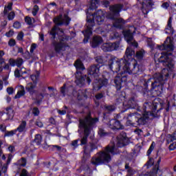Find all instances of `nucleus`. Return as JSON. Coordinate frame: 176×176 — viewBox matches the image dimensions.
Listing matches in <instances>:
<instances>
[{"label": "nucleus", "instance_id": "f257e3e1", "mask_svg": "<svg viewBox=\"0 0 176 176\" xmlns=\"http://www.w3.org/2000/svg\"><path fill=\"white\" fill-rule=\"evenodd\" d=\"M96 62L98 64H104L105 61H109V68L113 72L118 74L114 79V83L117 90H120L123 85H126L127 82V74L129 75H140L142 72L141 66L137 63L135 59H132L131 63L127 59H117L111 56L103 58L102 56H98L96 58Z\"/></svg>", "mask_w": 176, "mask_h": 176}, {"label": "nucleus", "instance_id": "f03ea898", "mask_svg": "<svg viewBox=\"0 0 176 176\" xmlns=\"http://www.w3.org/2000/svg\"><path fill=\"white\" fill-rule=\"evenodd\" d=\"M157 109V105L151 102H145L143 105L144 113L141 116L140 113H135L129 114L128 119L132 118L135 119L138 124H145L148 119H155V118H160V110Z\"/></svg>", "mask_w": 176, "mask_h": 176}, {"label": "nucleus", "instance_id": "7ed1b4c3", "mask_svg": "<svg viewBox=\"0 0 176 176\" xmlns=\"http://www.w3.org/2000/svg\"><path fill=\"white\" fill-rule=\"evenodd\" d=\"M100 65L91 66L88 71L90 76H84L80 78H77L76 80L77 86H79V87H83L86 82L88 83V85H90V82H91V79L90 78H96V81L94 83V90H100L102 86H107V85H108V79L101 80L97 78L100 76Z\"/></svg>", "mask_w": 176, "mask_h": 176}, {"label": "nucleus", "instance_id": "20e7f679", "mask_svg": "<svg viewBox=\"0 0 176 176\" xmlns=\"http://www.w3.org/2000/svg\"><path fill=\"white\" fill-rule=\"evenodd\" d=\"M160 50H164L161 53V56L159 58V62L162 63L165 67H168L170 69L174 68V62L171 59V52L175 47H174V42L171 38L167 37L164 43L159 47Z\"/></svg>", "mask_w": 176, "mask_h": 176}, {"label": "nucleus", "instance_id": "39448f33", "mask_svg": "<svg viewBox=\"0 0 176 176\" xmlns=\"http://www.w3.org/2000/svg\"><path fill=\"white\" fill-rule=\"evenodd\" d=\"M115 145H109L102 151L96 153L91 160V163L94 166H100L101 164H107L112 160L111 155H115L116 152Z\"/></svg>", "mask_w": 176, "mask_h": 176}, {"label": "nucleus", "instance_id": "423d86ee", "mask_svg": "<svg viewBox=\"0 0 176 176\" xmlns=\"http://www.w3.org/2000/svg\"><path fill=\"white\" fill-rule=\"evenodd\" d=\"M91 16L94 19H89V16H87V29L85 32H82V34H84L85 36V38L83 40L84 43H87L89 38H90V36L93 34V29L91 28L94 27V21H96L99 25H101L104 22V19H105V16H104V12L101 10H98Z\"/></svg>", "mask_w": 176, "mask_h": 176}, {"label": "nucleus", "instance_id": "0eeeda50", "mask_svg": "<svg viewBox=\"0 0 176 176\" xmlns=\"http://www.w3.org/2000/svg\"><path fill=\"white\" fill-rule=\"evenodd\" d=\"M98 122V118H91L90 114H88L85 118L80 120V129L84 130V137L81 139L80 145H86L87 144V137L90 135L93 126Z\"/></svg>", "mask_w": 176, "mask_h": 176}, {"label": "nucleus", "instance_id": "6e6552de", "mask_svg": "<svg viewBox=\"0 0 176 176\" xmlns=\"http://www.w3.org/2000/svg\"><path fill=\"white\" fill-rule=\"evenodd\" d=\"M122 9L123 5L122 4H116L109 8L111 13L107 17L113 20V27L116 28H122V25L124 24V21L122 18H119Z\"/></svg>", "mask_w": 176, "mask_h": 176}, {"label": "nucleus", "instance_id": "1a4fd4ad", "mask_svg": "<svg viewBox=\"0 0 176 176\" xmlns=\"http://www.w3.org/2000/svg\"><path fill=\"white\" fill-rule=\"evenodd\" d=\"M168 78V69H164L162 73H157L153 76L154 82H152L151 87L153 89H155L157 96H160L163 93V85H164V81L167 80Z\"/></svg>", "mask_w": 176, "mask_h": 176}, {"label": "nucleus", "instance_id": "9d476101", "mask_svg": "<svg viewBox=\"0 0 176 176\" xmlns=\"http://www.w3.org/2000/svg\"><path fill=\"white\" fill-rule=\"evenodd\" d=\"M69 21H71V19L67 14H65L63 16L60 15L59 16L54 19V23L56 25H63V24L68 25V24H69Z\"/></svg>", "mask_w": 176, "mask_h": 176}, {"label": "nucleus", "instance_id": "9b49d317", "mask_svg": "<svg viewBox=\"0 0 176 176\" xmlns=\"http://www.w3.org/2000/svg\"><path fill=\"white\" fill-rule=\"evenodd\" d=\"M12 6L13 3H9L7 6L4 8L3 14L6 16L9 21H12L16 17V14L12 10Z\"/></svg>", "mask_w": 176, "mask_h": 176}, {"label": "nucleus", "instance_id": "f8f14e48", "mask_svg": "<svg viewBox=\"0 0 176 176\" xmlns=\"http://www.w3.org/2000/svg\"><path fill=\"white\" fill-rule=\"evenodd\" d=\"M120 45L119 43H106L102 45V50L103 52H113L119 49Z\"/></svg>", "mask_w": 176, "mask_h": 176}, {"label": "nucleus", "instance_id": "ddd939ff", "mask_svg": "<svg viewBox=\"0 0 176 176\" xmlns=\"http://www.w3.org/2000/svg\"><path fill=\"white\" fill-rule=\"evenodd\" d=\"M124 36L129 45L134 46V47H138V43L134 41L133 37V32L131 30H126L124 32Z\"/></svg>", "mask_w": 176, "mask_h": 176}, {"label": "nucleus", "instance_id": "4468645a", "mask_svg": "<svg viewBox=\"0 0 176 176\" xmlns=\"http://www.w3.org/2000/svg\"><path fill=\"white\" fill-rule=\"evenodd\" d=\"M142 12L143 14H148V13H149V9H151V8L154 5L153 1L146 0L144 1H142Z\"/></svg>", "mask_w": 176, "mask_h": 176}, {"label": "nucleus", "instance_id": "2eb2a0df", "mask_svg": "<svg viewBox=\"0 0 176 176\" xmlns=\"http://www.w3.org/2000/svg\"><path fill=\"white\" fill-rule=\"evenodd\" d=\"M124 145H127V138H126V133H122L117 137V146L122 148Z\"/></svg>", "mask_w": 176, "mask_h": 176}, {"label": "nucleus", "instance_id": "dca6fc26", "mask_svg": "<svg viewBox=\"0 0 176 176\" xmlns=\"http://www.w3.org/2000/svg\"><path fill=\"white\" fill-rule=\"evenodd\" d=\"M108 126L110 129H112V130H120L123 129V126L120 124V122L116 119L111 120L108 124Z\"/></svg>", "mask_w": 176, "mask_h": 176}, {"label": "nucleus", "instance_id": "f3484780", "mask_svg": "<svg viewBox=\"0 0 176 176\" xmlns=\"http://www.w3.org/2000/svg\"><path fill=\"white\" fill-rule=\"evenodd\" d=\"M165 32L166 34H169V35H174V32H175L174 28L173 27V16H170L168 21Z\"/></svg>", "mask_w": 176, "mask_h": 176}, {"label": "nucleus", "instance_id": "a211bd4d", "mask_svg": "<svg viewBox=\"0 0 176 176\" xmlns=\"http://www.w3.org/2000/svg\"><path fill=\"white\" fill-rule=\"evenodd\" d=\"M30 74L31 71L24 67H22L20 70H19V69H16L14 71V75L16 78H20V76H23V75H30Z\"/></svg>", "mask_w": 176, "mask_h": 176}, {"label": "nucleus", "instance_id": "6ab92c4d", "mask_svg": "<svg viewBox=\"0 0 176 176\" xmlns=\"http://www.w3.org/2000/svg\"><path fill=\"white\" fill-rule=\"evenodd\" d=\"M59 40L61 41L59 43L54 44L56 52H61V50H65V45L64 44V37H59Z\"/></svg>", "mask_w": 176, "mask_h": 176}, {"label": "nucleus", "instance_id": "aec40b11", "mask_svg": "<svg viewBox=\"0 0 176 176\" xmlns=\"http://www.w3.org/2000/svg\"><path fill=\"white\" fill-rule=\"evenodd\" d=\"M15 130L19 131V133H25L27 131V122L24 120L21 121Z\"/></svg>", "mask_w": 176, "mask_h": 176}, {"label": "nucleus", "instance_id": "412c9836", "mask_svg": "<svg viewBox=\"0 0 176 176\" xmlns=\"http://www.w3.org/2000/svg\"><path fill=\"white\" fill-rule=\"evenodd\" d=\"M35 89H36V84H35L34 82H29L25 87V89L27 90V91H28V93L32 95L35 93Z\"/></svg>", "mask_w": 176, "mask_h": 176}, {"label": "nucleus", "instance_id": "4be33fe9", "mask_svg": "<svg viewBox=\"0 0 176 176\" xmlns=\"http://www.w3.org/2000/svg\"><path fill=\"white\" fill-rule=\"evenodd\" d=\"M101 43H102V38L100 36H96L93 38L91 46L92 47H97V46L101 45Z\"/></svg>", "mask_w": 176, "mask_h": 176}, {"label": "nucleus", "instance_id": "5701e85b", "mask_svg": "<svg viewBox=\"0 0 176 176\" xmlns=\"http://www.w3.org/2000/svg\"><path fill=\"white\" fill-rule=\"evenodd\" d=\"M12 159H13V155H12V154L8 155L7 163L4 164L1 168V171L3 173H6V171H8V166L10 164V162H12Z\"/></svg>", "mask_w": 176, "mask_h": 176}, {"label": "nucleus", "instance_id": "b1692460", "mask_svg": "<svg viewBox=\"0 0 176 176\" xmlns=\"http://www.w3.org/2000/svg\"><path fill=\"white\" fill-rule=\"evenodd\" d=\"M58 32H60L61 34V35H63V30H60L58 28V26L55 25L52 29V30L50 32V35H52L53 36V38H56V34H58Z\"/></svg>", "mask_w": 176, "mask_h": 176}, {"label": "nucleus", "instance_id": "393cba45", "mask_svg": "<svg viewBox=\"0 0 176 176\" xmlns=\"http://www.w3.org/2000/svg\"><path fill=\"white\" fill-rule=\"evenodd\" d=\"M163 172L159 168V166L155 168L148 176H162Z\"/></svg>", "mask_w": 176, "mask_h": 176}, {"label": "nucleus", "instance_id": "a878e982", "mask_svg": "<svg viewBox=\"0 0 176 176\" xmlns=\"http://www.w3.org/2000/svg\"><path fill=\"white\" fill-rule=\"evenodd\" d=\"M25 90L24 89V86L20 85L19 89L15 96V98H21V97H23V96H25Z\"/></svg>", "mask_w": 176, "mask_h": 176}, {"label": "nucleus", "instance_id": "bb28decb", "mask_svg": "<svg viewBox=\"0 0 176 176\" xmlns=\"http://www.w3.org/2000/svg\"><path fill=\"white\" fill-rule=\"evenodd\" d=\"M96 148L97 146L94 144H91V146H86L84 149L85 155H87L90 153V152H93V151H94V149H96Z\"/></svg>", "mask_w": 176, "mask_h": 176}, {"label": "nucleus", "instance_id": "cd10ccee", "mask_svg": "<svg viewBox=\"0 0 176 176\" xmlns=\"http://www.w3.org/2000/svg\"><path fill=\"white\" fill-rule=\"evenodd\" d=\"M125 169L127 172L126 176H133L134 174H135V170H134V169H133L132 168H130V166L127 164L125 165Z\"/></svg>", "mask_w": 176, "mask_h": 176}, {"label": "nucleus", "instance_id": "c85d7f7f", "mask_svg": "<svg viewBox=\"0 0 176 176\" xmlns=\"http://www.w3.org/2000/svg\"><path fill=\"white\" fill-rule=\"evenodd\" d=\"M98 5H100V0H91L90 3L89 9H97Z\"/></svg>", "mask_w": 176, "mask_h": 176}, {"label": "nucleus", "instance_id": "c756f323", "mask_svg": "<svg viewBox=\"0 0 176 176\" xmlns=\"http://www.w3.org/2000/svg\"><path fill=\"white\" fill-rule=\"evenodd\" d=\"M39 78V72H36L34 74L30 76V79L32 80L33 83H38V79Z\"/></svg>", "mask_w": 176, "mask_h": 176}, {"label": "nucleus", "instance_id": "7c9ffc66", "mask_svg": "<svg viewBox=\"0 0 176 176\" xmlns=\"http://www.w3.org/2000/svg\"><path fill=\"white\" fill-rule=\"evenodd\" d=\"M74 66L77 69H81L82 71L85 69V66L83 65V63H82V61L79 59L75 62Z\"/></svg>", "mask_w": 176, "mask_h": 176}, {"label": "nucleus", "instance_id": "2f4dec72", "mask_svg": "<svg viewBox=\"0 0 176 176\" xmlns=\"http://www.w3.org/2000/svg\"><path fill=\"white\" fill-rule=\"evenodd\" d=\"M15 164L16 166H20L21 167H25V166H27V160L22 157L21 160H18Z\"/></svg>", "mask_w": 176, "mask_h": 176}, {"label": "nucleus", "instance_id": "473e14b6", "mask_svg": "<svg viewBox=\"0 0 176 176\" xmlns=\"http://www.w3.org/2000/svg\"><path fill=\"white\" fill-rule=\"evenodd\" d=\"M133 54H135V52L133 50L130 49V47L126 48L125 52V56L126 58L130 59V57L133 56Z\"/></svg>", "mask_w": 176, "mask_h": 176}, {"label": "nucleus", "instance_id": "72a5a7b5", "mask_svg": "<svg viewBox=\"0 0 176 176\" xmlns=\"http://www.w3.org/2000/svg\"><path fill=\"white\" fill-rule=\"evenodd\" d=\"M7 116H8L7 120H12L13 119V116H14V113H13V109L8 108L6 109Z\"/></svg>", "mask_w": 176, "mask_h": 176}, {"label": "nucleus", "instance_id": "f704fd0d", "mask_svg": "<svg viewBox=\"0 0 176 176\" xmlns=\"http://www.w3.org/2000/svg\"><path fill=\"white\" fill-rule=\"evenodd\" d=\"M34 142H36L37 145H41L42 143V135L39 134L36 135L34 138Z\"/></svg>", "mask_w": 176, "mask_h": 176}, {"label": "nucleus", "instance_id": "c9c22d12", "mask_svg": "<svg viewBox=\"0 0 176 176\" xmlns=\"http://www.w3.org/2000/svg\"><path fill=\"white\" fill-rule=\"evenodd\" d=\"M25 21L28 25H32L34 23H35V19L34 18H31L30 16H26L25 18Z\"/></svg>", "mask_w": 176, "mask_h": 176}, {"label": "nucleus", "instance_id": "e433bc0d", "mask_svg": "<svg viewBox=\"0 0 176 176\" xmlns=\"http://www.w3.org/2000/svg\"><path fill=\"white\" fill-rule=\"evenodd\" d=\"M16 133H17V130H13V131H7L6 132L4 136L5 137H12V135H14V134H16Z\"/></svg>", "mask_w": 176, "mask_h": 176}, {"label": "nucleus", "instance_id": "4c0bfd02", "mask_svg": "<svg viewBox=\"0 0 176 176\" xmlns=\"http://www.w3.org/2000/svg\"><path fill=\"white\" fill-rule=\"evenodd\" d=\"M136 102H135V100L134 99V98H131V100H129L128 101V107H129L130 108H133L134 105H135Z\"/></svg>", "mask_w": 176, "mask_h": 176}, {"label": "nucleus", "instance_id": "58836bf2", "mask_svg": "<svg viewBox=\"0 0 176 176\" xmlns=\"http://www.w3.org/2000/svg\"><path fill=\"white\" fill-rule=\"evenodd\" d=\"M8 25V21L5 19H0V29L5 28Z\"/></svg>", "mask_w": 176, "mask_h": 176}, {"label": "nucleus", "instance_id": "ea45409f", "mask_svg": "<svg viewBox=\"0 0 176 176\" xmlns=\"http://www.w3.org/2000/svg\"><path fill=\"white\" fill-rule=\"evenodd\" d=\"M144 50L139 51L136 53V57L138 60H141L144 57Z\"/></svg>", "mask_w": 176, "mask_h": 176}, {"label": "nucleus", "instance_id": "a19ab883", "mask_svg": "<svg viewBox=\"0 0 176 176\" xmlns=\"http://www.w3.org/2000/svg\"><path fill=\"white\" fill-rule=\"evenodd\" d=\"M153 149H155V142H153L149 149L147 151V156H149V155H151V153H152V151H153Z\"/></svg>", "mask_w": 176, "mask_h": 176}, {"label": "nucleus", "instance_id": "79ce46f5", "mask_svg": "<svg viewBox=\"0 0 176 176\" xmlns=\"http://www.w3.org/2000/svg\"><path fill=\"white\" fill-rule=\"evenodd\" d=\"M38 10H39V7L36 5L34 6L32 12L33 16H36Z\"/></svg>", "mask_w": 176, "mask_h": 176}, {"label": "nucleus", "instance_id": "37998d69", "mask_svg": "<svg viewBox=\"0 0 176 176\" xmlns=\"http://www.w3.org/2000/svg\"><path fill=\"white\" fill-rule=\"evenodd\" d=\"M23 59L18 58L15 60V65H17L19 67H20L21 65H23Z\"/></svg>", "mask_w": 176, "mask_h": 176}, {"label": "nucleus", "instance_id": "c03bdc74", "mask_svg": "<svg viewBox=\"0 0 176 176\" xmlns=\"http://www.w3.org/2000/svg\"><path fill=\"white\" fill-rule=\"evenodd\" d=\"M43 100V95L40 94L37 96L36 102V104H41V102Z\"/></svg>", "mask_w": 176, "mask_h": 176}, {"label": "nucleus", "instance_id": "a18cd8bd", "mask_svg": "<svg viewBox=\"0 0 176 176\" xmlns=\"http://www.w3.org/2000/svg\"><path fill=\"white\" fill-rule=\"evenodd\" d=\"M23 38H24V33L21 32L18 34L16 38L18 41H23Z\"/></svg>", "mask_w": 176, "mask_h": 176}, {"label": "nucleus", "instance_id": "49530a36", "mask_svg": "<svg viewBox=\"0 0 176 176\" xmlns=\"http://www.w3.org/2000/svg\"><path fill=\"white\" fill-rule=\"evenodd\" d=\"M38 45L36 43H32L30 46V53H34Z\"/></svg>", "mask_w": 176, "mask_h": 176}, {"label": "nucleus", "instance_id": "de8ad7c7", "mask_svg": "<svg viewBox=\"0 0 176 176\" xmlns=\"http://www.w3.org/2000/svg\"><path fill=\"white\" fill-rule=\"evenodd\" d=\"M32 113L34 116H38L39 115V109L37 107L33 108Z\"/></svg>", "mask_w": 176, "mask_h": 176}, {"label": "nucleus", "instance_id": "09e8293b", "mask_svg": "<svg viewBox=\"0 0 176 176\" xmlns=\"http://www.w3.org/2000/svg\"><path fill=\"white\" fill-rule=\"evenodd\" d=\"M13 27H14V28L19 30V28H20L21 27V23H20V22H19V21L14 22L13 24Z\"/></svg>", "mask_w": 176, "mask_h": 176}, {"label": "nucleus", "instance_id": "8fccbe9b", "mask_svg": "<svg viewBox=\"0 0 176 176\" xmlns=\"http://www.w3.org/2000/svg\"><path fill=\"white\" fill-rule=\"evenodd\" d=\"M14 34V32L13 30H10L9 32L6 33V36H7V38H11V36H13Z\"/></svg>", "mask_w": 176, "mask_h": 176}, {"label": "nucleus", "instance_id": "3c124183", "mask_svg": "<svg viewBox=\"0 0 176 176\" xmlns=\"http://www.w3.org/2000/svg\"><path fill=\"white\" fill-rule=\"evenodd\" d=\"M65 91H67V87H66V85L65 84L61 87L60 89V92L62 93V94L63 96H65L66 93Z\"/></svg>", "mask_w": 176, "mask_h": 176}, {"label": "nucleus", "instance_id": "603ef678", "mask_svg": "<svg viewBox=\"0 0 176 176\" xmlns=\"http://www.w3.org/2000/svg\"><path fill=\"white\" fill-rule=\"evenodd\" d=\"M116 109V107L115 106H107L106 107V109H107V111H109V112H112L113 111H115V109Z\"/></svg>", "mask_w": 176, "mask_h": 176}, {"label": "nucleus", "instance_id": "864d4df0", "mask_svg": "<svg viewBox=\"0 0 176 176\" xmlns=\"http://www.w3.org/2000/svg\"><path fill=\"white\" fill-rule=\"evenodd\" d=\"M8 45L10 47H13L16 45V41L14 39H10L9 41H8Z\"/></svg>", "mask_w": 176, "mask_h": 176}, {"label": "nucleus", "instance_id": "5fc2aeb1", "mask_svg": "<svg viewBox=\"0 0 176 176\" xmlns=\"http://www.w3.org/2000/svg\"><path fill=\"white\" fill-rule=\"evenodd\" d=\"M175 148H176V143H172L169 146L170 151H174V149H175Z\"/></svg>", "mask_w": 176, "mask_h": 176}, {"label": "nucleus", "instance_id": "6e6d98bb", "mask_svg": "<svg viewBox=\"0 0 176 176\" xmlns=\"http://www.w3.org/2000/svg\"><path fill=\"white\" fill-rule=\"evenodd\" d=\"M21 176H28V172H27V170L23 169L21 173Z\"/></svg>", "mask_w": 176, "mask_h": 176}, {"label": "nucleus", "instance_id": "4d7b16f0", "mask_svg": "<svg viewBox=\"0 0 176 176\" xmlns=\"http://www.w3.org/2000/svg\"><path fill=\"white\" fill-rule=\"evenodd\" d=\"M98 134H100L101 137H104V135H105V131H104V129H99Z\"/></svg>", "mask_w": 176, "mask_h": 176}, {"label": "nucleus", "instance_id": "13d9d810", "mask_svg": "<svg viewBox=\"0 0 176 176\" xmlns=\"http://www.w3.org/2000/svg\"><path fill=\"white\" fill-rule=\"evenodd\" d=\"M9 64H10L12 67H14V65H16V60H14V59H10Z\"/></svg>", "mask_w": 176, "mask_h": 176}, {"label": "nucleus", "instance_id": "bf43d9fd", "mask_svg": "<svg viewBox=\"0 0 176 176\" xmlns=\"http://www.w3.org/2000/svg\"><path fill=\"white\" fill-rule=\"evenodd\" d=\"M168 6H170V4L167 2H165L162 5V8H163L164 9H167Z\"/></svg>", "mask_w": 176, "mask_h": 176}, {"label": "nucleus", "instance_id": "052dcab7", "mask_svg": "<svg viewBox=\"0 0 176 176\" xmlns=\"http://www.w3.org/2000/svg\"><path fill=\"white\" fill-rule=\"evenodd\" d=\"M72 145L74 148L78 147V140L73 141L72 143Z\"/></svg>", "mask_w": 176, "mask_h": 176}, {"label": "nucleus", "instance_id": "680f3d73", "mask_svg": "<svg viewBox=\"0 0 176 176\" xmlns=\"http://www.w3.org/2000/svg\"><path fill=\"white\" fill-rule=\"evenodd\" d=\"M36 126H38V127H43V124L41 121H36Z\"/></svg>", "mask_w": 176, "mask_h": 176}, {"label": "nucleus", "instance_id": "e2e57ef3", "mask_svg": "<svg viewBox=\"0 0 176 176\" xmlns=\"http://www.w3.org/2000/svg\"><path fill=\"white\" fill-rule=\"evenodd\" d=\"M8 151H9L10 152H11V153L14 152V151H15L14 146L10 145V146L8 147Z\"/></svg>", "mask_w": 176, "mask_h": 176}, {"label": "nucleus", "instance_id": "0e129e2a", "mask_svg": "<svg viewBox=\"0 0 176 176\" xmlns=\"http://www.w3.org/2000/svg\"><path fill=\"white\" fill-rule=\"evenodd\" d=\"M0 130L1 131H6V126L0 124Z\"/></svg>", "mask_w": 176, "mask_h": 176}, {"label": "nucleus", "instance_id": "69168bd1", "mask_svg": "<svg viewBox=\"0 0 176 176\" xmlns=\"http://www.w3.org/2000/svg\"><path fill=\"white\" fill-rule=\"evenodd\" d=\"M13 91H14L13 88H12V87L7 88V92L9 94H12L13 93Z\"/></svg>", "mask_w": 176, "mask_h": 176}, {"label": "nucleus", "instance_id": "338daca9", "mask_svg": "<svg viewBox=\"0 0 176 176\" xmlns=\"http://www.w3.org/2000/svg\"><path fill=\"white\" fill-rule=\"evenodd\" d=\"M58 113H59V115H65L67 111L65 110H58Z\"/></svg>", "mask_w": 176, "mask_h": 176}, {"label": "nucleus", "instance_id": "774afa93", "mask_svg": "<svg viewBox=\"0 0 176 176\" xmlns=\"http://www.w3.org/2000/svg\"><path fill=\"white\" fill-rule=\"evenodd\" d=\"M103 95L102 94H98L96 96V100H100V98H102Z\"/></svg>", "mask_w": 176, "mask_h": 176}]
</instances>
